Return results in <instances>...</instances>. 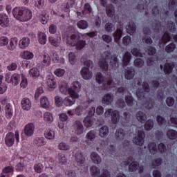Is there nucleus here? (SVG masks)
<instances>
[{"label":"nucleus","mask_w":177,"mask_h":177,"mask_svg":"<svg viewBox=\"0 0 177 177\" xmlns=\"http://www.w3.org/2000/svg\"><path fill=\"white\" fill-rule=\"evenodd\" d=\"M81 91V83L79 82H73L72 86L68 89L70 96L65 97L64 104L66 107L73 106L75 104V99L80 97V92Z\"/></svg>","instance_id":"f257e3e1"},{"label":"nucleus","mask_w":177,"mask_h":177,"mask_svg":"<svg viewBox=\"0 0 177 177\" xmlns=\"http://www.w3.org/2000/svg\"><path fill=\"white\" fill-rule=\"evenodd\" d=\"M12 16L19 21H28L31 20L32 14L27 8L15 7L12 10Z\"/></svg>","instance_id":"f03ea898"},{"label":"nucleus","mask_w":177,"mask_h":177,"mask_svg":"<svg viewBox=\"0 0 177 177\" xmlns=\"http://www.w3.org/2000/svg\"><path fill=\"white\" fill-rule=\"evenodd\" d=\"M81 35L78 32H75L67 38V44L70 46H76L77 49H84L86 41L85 40H80Z\"/></svg>","instance_id":"7ed1b4c3"},{"label":"nucleus","mask_w":177,"mask_h":177,"mask_svg":"<svg viewBox=\"0 0 177 177\" xmlns=\"http://www.w3.org/2000/svg\"><path fill=\"white\" fill-rule=\"evenodd\" d=\"M152 15L154 16V17H160V20H164V19H167V17L168 16V10L163 9L162 11H160L158 9V6H155L152 8Z\"/></svg>","instance_id":"20e7f679"},{"label":"nucleus","mask_w":177,"mask_h":177,"mask_svg":"<svg viewBox=\"0 0 177 177\" xmlns=\"http://www.w3.org/2000/svg\"><path fill=\"white\" fill-rule=\"evenodd\" d=\"M145 138H146L145 131L139 130L137 136L133 138V143L138 146H142V145H145Z\"/></svg>","instance_id":"39448f33"},{"label":"nucleus","mask_w":177,"mask_h":177,"mask_svg":"<svg viewBox=\"0 0 177 177\" xmlns=\"http://www.w3.org/2000/svg\"><path fill=\"white\" fill-rule=\"evenodd\" d=\"M0 26L3 28H6V27L10 26L9 17L6 13H0Z\"/></svg>","instance_id":"423d86ee"},{"label":"nucleus","mask_w":177,"mask_h":177,"mask_svg":"<svg viewBox=\"0 0 177 177\" xmlns=\"http://www.w3.org/2000/svg\"><path fill=\"white\" fill-rule=\"evenodd\" d=\"M97 135V133H96V131L95 130H91L87 133L86 135V138L87 140H85V143L87 145V146H91V145H92V142L96 139Z\"/></svg>","instance_id":"0eeeda50"},{"label":"nucleus","mask_w":177,"mask_h":177,"mask_svg":"<svg viewBox=\"0 0 177 177\" xmlns=\"http://www.w3.org/2000/svg\"><path fill=\"white\" fill-rule=\"evenodd\" d=\"M48 41L50 42L52 46H55V48H59L60 46V43L62 42V36L58 34L56 37L53 36H50L48 37Z\"/></svg>","instance_id":"6e6552de"},{"label":"nucleus","mask_w":177,"mask_h":177,"mask_svg":"<svg viewBox=\"0 0 177 177\" xmlns=\"http://www.w3.org/2000/svg\"><path fill=\"white\" fill-rule=\"evenodd\" d=\"M73 127L75 129V133H76V135L80 136L84 133V124H82L81 121L76 120L73 124Z\"/></svg>","instance_id":"1a4fd4ad"},{"label":"nucleus","mask_w":177,"mask_h":177,"mask_svg":"<svg viewBox=\"0 0 177 177\" xmlns=\"http://www.w3.org/2000/svg\"><path fill=\"white\" fill-rule=\"evenodd\" d=\"M34 131H35V126L32 122L27 124L24 127V133L26 136H32Z\"/></svg>","instance_id":"9d476101"},{"label":"nucleus","mask_w":177,"mask_h":177,"mask_svg":"<svg viewBox=\"0 0 177 177\" xmlns=\"http://www.w3.org/2000/svg\"><path fill=\"white\" fill-rule=\"evenodd\" d=\"M5 143L8 147H12L15 144V133L12 132L8 133L5 138Z\"/></svg>","instance_id":"9b49d317"},{"label":"nucleus","mask_w":177,"mask_h":177,"mask_svg":"<svg viewBox=\"0 0 177 177\" xmlns=\"http://www.w3.org/2000/svg\"><path fill=\"white\" fill-rule=\"evenodd\" d=\"M81 75L84 80H91L93 74L89 71V68L83 67L81 69Z\"/></svg>","instance_id":"f8f14e48"},{"label":"nucleus","mask_w":177,"mask_h":177,"mask_svg":"<svg viewBox=\"0 0 177 177\" xmlns=\"http://www.w3.org/2000/svg\"><path fill=\"white\" fill-rule=\"evenodd\" d=\"M75 161L78 167H82L85 164V156H84L82 152H77L75 154Z\"/></svg>","instance_id":"ddd939ff"},{"label":"nucleus","mask_w":177,"mask_h":177,"mask_svg":"<svg viewBox=\"0 0 177 177\" xmlns=\"http://www.w3.org/2000/svg\"><path fill=\"white\" fill-rule=\"evenodd\" d=\"M175 67V64L174 62H166L164 65L163 71L165 74L169 75Z\"/></svg>","instance_id":"4468645a"},{"label":"nucleus","mask_w":177,"mask_h":177,"mask_svg":"<svg viewBox=\"0 0 177 177\" xmlns=\"http://www.w3.org/2000/svg\"><path fill=\"white\" fill-rule=\"evenodd\" d=\"M21 106L23 110L28 111V110L31 109V100H30L28 97L23 98L21 102Z\"/></svg>","instance_id":"2eb2a0df"},{"label":"nucleus","mask_w":177,"mask_h":177,"mask_svg":"<svg viewBox=\"0 0 177 177\" xmlns=\"http://www.w3.org/2000/svg\"><path fill=\"white\" fill-rule=\"evenodd\" d=\"M37 39L40 45H46V41H48V39L45 32L42 31H38Z\"/></svg>","instance_id":"dca6fc26"},{"label":"nucleus","mask_w":177,"mask_h":177,"mask_svg":"<svg viewBox=\"0 0 177 177\" xmlns=\"http://www.w3.org/2000/svg\"><path fill=\"white\" fill-rule=\"evenodd\" d=\"M51 58L54 63H59V64H64L66 62L64 58L59 57V54L56 52H53Z\"/></svg>","instance_id":"f3484780"},{"label":"nucleus","mask_w":177,"mask_h":177,"mask_svg":"<svg viewBox=\"0 0 177 177\" xmlns=\"http://www.w3.org/2000/svg\"><path fill=\"white\" fill-rule=\"evenodd\" d=\"M17 42H19V39L17 37H12L10 40V43L7 46L8 50H15L16 46H17Z\"/></svg>","instance_id":"a211bd4d"},{"label":"nucleus","mask_w":177,"mask_h":177,"mask_svg":"<svg viewBox=\"0 0 177 177\" xmlns=\"http://www.w3.org/2000/svg\"><path fill=\"white\" fill-rule=\"evenodd\" d=\"M39 19L42 24H47L49 21V15L46 12V10H42L39 15Z\"/></svg>","instance_id":"6ab92c4d"},{"label":"nucleus","mask_w":177,"mask_h":177,"mask_svg":"<svg viewBox=\"0 0 177 177\" xmlns=\"http://www.w3.org/2000/svg\"><path fill=\"white\" fill-rule=\"evenodd\" d=\"M30 45V38L23 37L19 42V46L21 49H26Z\"/></svg>","instance_id":"aec40b11"},{"label":"nucleus","mask_w":177,"mask_h":177,"mask_svg":"<svg viewBox=\"0 0 177 177\" xmlns=\"http://www.w3.org/2000/svg\"><path fill=\"white\" fill-rule=\"evenodd\" d=\"M47 86L48 87L49 91H53V89H55L56 86H57L56 80L53 77L47 79Z\"/></svg>","instance_id":"412c9836"},{"label":"nucleus","mask_w":177,"mask_h":177,"mask_svg":"<svg viewBox=\"0 0 177 177\" xmlns=\"http://www.w3.org/2000/svg\"><path fill=\"white\" fill-rule=\"evenodd\" d=\"M135 77V70L132 68H128L126 69L124 77L126 80H132Z\"/></svg>","instance_id":"4be33fe9"},{"label":"nucleus","mask_w":177,"mask_h":177,"mask_svg":"<svg viewBox=\"0 0 177 177\" xmlns=\"http://www.w3.org/2000/svg\"><path fill=\"white\" fill-rule=\"evenodd\" d=\"M131 59H132V55L131 53L126 52L122 58L123 66H128L131 63Z\"/></svg>","instance_id":"5701e85b"},{"label":"nucleus","mask_w":177,"mask_h":177,"mask_svg":"<svg viewBox=\"0 0 177 177\" xmlns=\"http://www.w3.org/2000/svg\"><path fill=\"white\" fill-rule=\"evenodd\" d=\"M136 117L138 121L141 122V124H145L146 122V120H147V116H146L145 113L140 111L136 113Z\"/></svg>","instance_id":"b1692460"},{"label":"nucleus","mask_w":177,"mask_h":177,"mask_svg":"<svg viewBox=\"0 0 177 177\" xmlns=\"http://www.w3.org/2000/svg\"><path fill=\"white\" fill-rule=\"evenodd\" d=\"M40 103L43 109H49V107H50V103L49 102V100L46 96H43L41 97Z\"/></svg>","instance_id":"393cba45"},{"label":"nucleus","mask_w":177,"mask_h":177,"mask_svg":"<svg viewBox=\"0 0 177 177\" xmlns=\"http://www.w3.org/2000/svg\"><path fill=\"white\" fill-rule=\"evenodd\" d=\"M120 122V113L117 111H111V122L112 124H117Z\"/></svg>","instance_id":"a878e982"},{"label":"nucleus","mask_w":177,"mask_h":177,"mask_svg":"<svg viewBox=\"0 0 177 177\" xmlns=\"http://www.w3.org/2000/svg\"><path fill=\"white\" fill-rule=\"evenodd\" d=\"M91 157L94 164H100V162H102V158L100 157V156H99L97 153L92 152Z\"/></svg>","instance_id":"bb28decb"},{"label":"nucleus","mask_w":177,"mask_h":177,"mask_svg":"<svg viewBox=\"0 0 177 177\" xmlns=\"http://www.w3.org/2000/svg\"><path fill=\"white\" fill-rule=\"evenodd\" d=\"M19 83H20V75L17 73H14L12 75L10 84L14 85V86H16L19 85Z\"/></svg>","instance_id":"cd10ccee"},{"label":"nucleus","mask_w":177,"mask_h":177,"mask_svg":"<svg viewBox=\"0 0 177 177\" xmlns=\"http://www.w3.org/2000/svg\"><path fill=\"white\" fill-rule=\"evenodd\" d=\"M167 136L168 139H170V140H176L177 138V131L176 130L174 129H169L167 132Z\"/></svg>","instance_id":"c85d7f7f"},{"label":"nucleus","mask_w":177,"mask_h":177,"mask_svg":"<svg viewBox=\"0 0 177 177\" xmlns=\"http://www.w3.org/2000/svg\"><path fill=\"white\" fill-rule=\"evenodd\" d=\"M90 171L92 176L93 177L100 176V169H99V167H96L95 165L91 166L90 168Z\"/></svg>","instance_id":"c756f323"},{"label":"nucleus","mask_w":177,"mask_h":177,"mask_svg":"<svg viewBox=\"0 0 177 177\" xmlns=\"http://www.w3.org/2000/svg\"><path fill=\"white\" fill-rule=\"evenodd\" d=\"M98 66L102 71H107L109 70V64L104 59L100 60Z\"/></svg>","instance_id":"7c9ffc66"},{"label":"nucleus","mask_w":177,"mask_h":177,"mask_svg":"<svg viewBox=\"0 0 177 177\" xmlns=\"http://www.w3.org/2000/svg\"><path fill=\"white\" fill-rule=\"evenodd\" d=\"M109 127L107 126H102L100 129V138H106L109 135Z\"/></svg>","instance_id":"2f4dec72"},{"label":"nucleus","mask_w":177,"mask_h":177,"mask_svg":"<svg viewBox=\"0 0 177 177\" xmlns=\"http://www.w3.org/2000/svg\"><path fill=\"white\" fill-rule=\"evenodd\" d=\"M127 30L129 34H135V32H136V25L133 22H129Z\"/></svg>","instance_id":"473e14b6"},{"label":"nucleus","mask_w":177,"mask_h":177,"mask_svg":"<svg viewBox=\"0 0 177 177\" xmlns=\"http://www.w3.org/2000/svg\"><path fill=\"white\" fill-rule=\"evenodd\" d=\"M148 149L151 154H157V145L156 144V142H149L148 144Z\"/></svg>","instance_id":"72a5a7b5"},{"label":"nucleus","mask_w":177,"mask_h":177,"mask_svg":"<svg viewBox=\"0 0 177 177\" xmlns=\"http://www.w3.org/2000/svg\"><path fill=\"white\" fill-rule=\"evenodd\" d=\"M115 136L118 140H122V139H124V138L125 137V130L122 129H119L116 130Z\"/></svg>","instance_id":"f704fd0d"},{"label":"nucleus","mask_w":177,"mask_h":177,"mask_svg":"<svg viewBox=\"0 0 177 177\" xmlns=\"http://www.w3.org/2000/svg\"><path fill=\"white\" fill-rule=\"evenodd\" d=\"M113 35L114 37L115 42L118 44V42H120V40L122 37V30L118 29Z\"/></svg>","instance_id":"c9c22d12"},{"label":"nucleus","mask_w":177,"mask_h":177,"mask_svg":"<svg viewBox=\"0 0 177 177\" xmlns=\"http://www.w3.org/2000/svg\"><path fill=\"white\" fill-rule=\"evenodd\" d=\"M139 168V162L133 161L129 165V172H135Z\"/></svg>","instance_id":"e433bc0d"},{"label":"nucleus","mask_w":177,"mask_h":177,"mask_svg":"<svg viewBox=\"0 0 177 177\" xmlns=\"http://www.w3.org/2000/svg\"><path fill=\"white\" fill-rule=\"evenodd\" d=\"M83 13H86V15H93V9H92V6H91L89 3L84 4Z\"/></svg>","instance_id":"4c0bfd02"},{"label":"nucleus","mask_w":177,"mask_h":177,"mask_svg":"<svg viewBox=\"0 0 177 177\" xmlns=\"http://www.w3.org/2000/svg\"><path fill=\"white\" fill-rule=\"evenodd\" d=\"M77 26L78 28H80V30H86L89 25L88 24V21L82 19L77 22Z\"/></svg>","instance_id":"58836bf2"},{"label":"nucleus","mask_w":177,"mask_h":177,"mask_svg":"<svg viewBox=\"0 0 177 177\" xmlns=\"http://www.w3.org/2000/svg\"><path fill=\"white\" fill-rule=\"evenodd\" d=\"M21 57L25 59L26 60H31V59L34 58V53L30 51H24L21 54Z\"/></svg>","instance_id":"ea45409f"},{"label":"nucleus","mask_w":177,"mask_h":177,"mask_svg":"<svg viewBox=\"0 0 177 177\" xmlns=\"http://www.w3.org/2000/svg\"><path fill=\"white\" fill-rule=\"evenodd\" d=\"M144 127L145 131H151L154 127V122L151 119H149L145 122Z\"/></svg>","instance_id":"a19ab883"},{"label":"nucleus","mask_w":177,"mask_h":177,"mask_svg":"<svg viewBox=\"0 0 177 177\" xmlns=\"http://www.w3.org/2000/svg\"><path fill=\"white\" fill-rule=\"evenodd\" d=\"M2 80H3V76L0 75V95H3L6 92V89H8V86L5 83H2Z\"/></svg>","instance_id":"79ce46f5"},{"label":"nucleus","mask_w":177,"mask_h":177,"mask_svg":"<svg viewBox=\"0 0 177 177\" xmlns=\"http://www.w3.org/2000/svg\"><path fill=\"white\" fill-rule=\"evenodd\" d=\"M6 118H11L12 117H13V112L12 111V106H10V105L6 104Z\"/></svg>","instance_id":"37998d69"},{"label":"nucleus","mask_w":177,"mask_h":177,"mask_svg":"<svg viewBox=\"0 0 177 177\" xmlns=\"http://www.w3.org/2000/svg\"><path fill=\"white\" fill-rule=\"evenodd\" d=\"M29 75L32 77V78H38L39 71H38L37 68H32L29 71Z\"/></svg>","instance_id":"c03bdc74"},{"label":"nucleus","mask_w":177,"mask_h":177,"mask_svg":"<svg viewBox=\"0 0 177 177\" xmlns=\"http://www.w3.org/2000/svg\"><path fill=\"white\" fill-rule=\"evenodd\" d=\"M176 48V45L174 42L170 43L165 47V52L167 53H172Z\"/></svg>","instance_id":"a18cd8bd"},{"label":"nucleus","mask_w":177,"mask_h":177,"mask_svg":"<svg viewBox=\"0 0 177 177\" xmlns=\"http://www.w3.org/2000/svg\"><path fill=\"white\" fill-rule=\"evenodd\" d=\"M44 121L48 124H51L53 122V116L50 112H46L44 115Z\"/></svg>","instance_id":"49530a36"},{"label":"nucleus","mask_w":177,"mask_h":177,"mask_svg":"<svg viewBox=\"0 0 177 177\" xmlns=\"http://www.w3.org/2000/svg\"><path fill=\"white\" fill-rule=\"evenodd\" d=\"M103 104H106L109 106V104H111V94L108 93L105 95L102 99Z\"/></svg>","instance_id":"de8ad7c7"},{"label":"nucleus","mask_w":177,"mask_h":177,"mask_svg":"<svg viewBox=\"0 0 177 177\" xmlns=\"http://www.w3.org/2000/svg\"><path fill=\"white\" fill-rule=\"evenodd\" d=\"M55 103L57 107H62L63 104H64V101H63V98H62V97L59 95H56L55 97Z\"/></svg>","instance_id":"09e8293b"},{"label":"nucleus","mask_w":177,"mask_h":177,"mask_svg":"<svg viewBox=\"0 0 177 177\" xmlns=\"http://www.w3.org/2000/svg\"><path fill=\"white\" fill-rule=\"evenodd\" d=\"M134 101L135 100L133 99V97H132V95H129L125 96V102L129 107H132V106H133Z\"/></svg>","instance_id":"8fccbe9b"},{"label":"nucleus","mask_w":177,"mask_h":177,"mask_svg":"<svg viewBox=\"0 0 177 177\" xmlns=\"http://www.w3.org/2000/svg\"><path fill=\"white\" fill-rule=\"evenodd\" d=\"M161 41L164 45L169 42V41H171V35H169V33L165 32L161 37Z\"/></svg>","instance_id":"3c124183"},{"label":"nucleus","mask_w":177,"mask_h":177,"mask_svg":"<svg viewBox=\"0 0 177 177\" xmlns=\"http://www.w3.org/2000/svg\"><path fill=\"white\" fill-rule=\"evenodd\" d=\"M68 86H67V84L64 83L61 86H59V91L61 93H63L64 95H67L68 93Z\"/></svg>","instance_id":"603ef678"},{"label":"nucleus","mask_w":177,"mask_h":177,"mask_svg":"<svg viewBox=\"0 0 177 177\" xmlns=\"http://www.w3.org/2000/svg\"><path fill=\"white\" fill-rule=\"evenodd\" d=\"M55 131L50 130L47 131L44 133V136L46 139H49L50 140H52V139H55Z\"/></svg>","instance_id":"864d4df0"},{"label":"nucleus","mask_w":177,"mask_h":177,"mask_svg":"<svg viewBox=\"0 0 177 177\" xmlns=\"http://www.w3.org/2000/svg\"><path fill=\"white\" fill-rule=\"evenodd\" d=\"M35 145H37L38 147L44 146L45 145V140L42 137H37L34 140Z\"/></svg>","instance_id":"5fc2aeb1"},{"label":"nucleus","mask_w":177,"mask_h":177,"mask_svg":"<svg viewBox=\"0 0 177 177\" xmlns=\"http://www.w3.org/2000/svg\"><path fill=\"white\" fill-rule=\"evenodd\" d=\"M51 60L52 59H50V56H49V55H43V63L44 66H50Z\"/></svg>","instance_id":"6e6d98bb"},{"label":"nucleus","mask_w":177,"mask_h":177,"mask_svg":"<svg viewBox=\"0 0 177 177\" xmlns=\"http://www.w3.org/2000/svg\"><path fill=\"white\" fill-rule=\"evenodd\" d=\"M34 169L37 174H41L44 171V165L41 163H36L34 165Z\"/></svg>","instance_id":"4d7b16f0"},{"label":"nucleus","mask_w":177,"mask_h":177,"mask_svg":"<svg viewBox=\"0 0 177 177\" xmlns=\"http://www.w3.org/2000/svg\"><path fill=\"white\" fill-rule=\"evenodd\" d=\"M156 121L158 124V125H160V127L162 126V125H165L167 120H165V118L160 116V115H158L156 116Z\"/></svg>","instance_id":"13d9d810"},{"label":"nucleus","mask_w":177,"mask_h":177,"mask_svg":"<svg viewBox=\"0 0 177 177\" xmlns=\"http://www.w3.org/2000/svg\"><path fill=\"white\" fill-rule=\"evenodd\" d=\"M95 80L97 84H103V81H104V77L103 76V74H102V73L99 72L97 73L95 75Z\"/></svg>","instance_id":"bf43d9fd"},{"label":"nucleus","mask_w":177,"mask_h":177,"mask_svg":"<svg viewBox=\"0 0 177 177\" xmlns=\"http://www.w3.org/2000/svg\"><path fill=\"white\" fill-rule=\"evenodd\" d=\"M158 150L159 153H161V154H164V153L167 152V146H165V144L160 142L158 145Z\"/></svg>","instance_id":"052dcab7"},{"label":"nucleus","mask_w":177,"mask_h":177,"mask_svg":"<svg viewBox=\"0 0 177 177\" xmlns=\"http://www.w3.org/2000/svg\"><path fill=\"white\" fill-rule=\"evenodd\" d=\"M48 32L50 34H56L57 32V26L55 24H51L48 27Z\"/></svg>","instance_id":"680f3d73"},{"label":"nucleus","mask_w":177,"mask_h":177,"mask_svg":"<svg viewBox=\"0 0 177 177\" xmlns=\"http://www.w3.org/2000/svg\"><path fill=\"white\" fill-rule=\"evenodd\" d=\"M166 104L168 107H172L175 104V98L171 96L167 97L166 99Z\"/></svg>","instance_id":"e2e57ef3"},{"label":"nucleus","mask_w":177,"mask_h":177,"mask_svg":"<svg viewBox=\"0 0 177 177\" xmlns=\"http://www.w3.org/2000/svg\"><path fill=\"white\" fill-rule=\"evenodd\" d=\"M162 164V159L161 158H158L152 160V166L153 168L156 167H160Z\"/></svg>","instance_id":"0e129e2a"},{"label":"nucleus","mask_w":177,"mask_h":177,"mask_svg":"<svg viewBox=\"0 0 177 177\" xmlns=\"http://www.w3.org/2000/svg\"><path fill=\"white\" fill-rule=\"evenodd\" d=\"M68 59L71 64H75V62H77V59H75V53L70 52L68 54Z\"/></svg>","instance_id":"69168bd1"},{"label":"nucleus","mask_w":177,"mask_h":177,"mask_svg":"<svg viewBox=\"0 0 177 177\" xmlns=\"http://www.w3.org/2000/svg\"><path fill=\"white\" fill-rule=\"evenodd\" d=\"M143 64H145V61L142 58H137L134 60V66L136 67H143Z\"/></svg>","instance_id":"338daca9"},{"label":"nucleus","mask_w":177,"mask_h":177,"mask_svg":"<svg viewBox=\"0 0 177 177\" xmlns=\"http://www.w3.org/2000/svg\"><path fill=\"white\" fill-rule=\"evenodd\" d=\"M177 7V0H170L168 4L169 10H174Z\"/></svg>","instance_id":"774afa93"}]
</instances>
